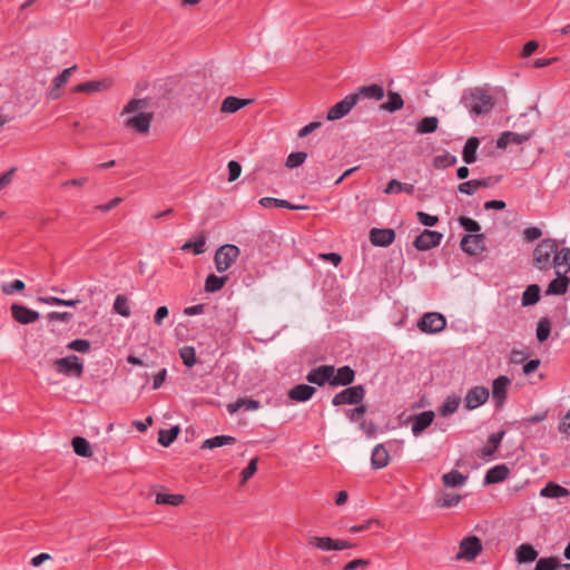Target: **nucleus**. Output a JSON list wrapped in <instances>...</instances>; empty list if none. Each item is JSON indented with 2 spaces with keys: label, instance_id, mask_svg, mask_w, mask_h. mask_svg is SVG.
<instances>
[{
  "label": "nucleus",
  "instance_id": "46",
  "mask_svg": "<svg viewBox=\"0 0 570 570\" xmlns=\"http://www.w3.org/2000/svg\"><path fill=\"white\" fill-rule=\"evenodd\" d=\"M551 334V321L548 317H541L537 324L535 336L539 343L546 342Z\"/></svg>",
  "mask_w": 570,
  "mask_h": 570
},
{
  "label": "nucleus",
  "instance_id": "15",
  "mask_svg": "<svg viewBox=\"0 0 570 570\" xmlns=\"http://www.w3.org/2000/svg\"><path fill=\"white\" fill-rule=\"evenodd\" d=\"M153 121L151 112H139L132 117H129L125 121V127L135 130L139 134H146L149 131L150 124Z\"/></svg>",
  "mask_w": 570,
  "mask_h": 570
},
{
  "label": "nucleus",
  "instance_id": "26",
  "mask_svg": "<svg viewBox=\"0 0 570 570\" xmlns=\"http://www.w3.org/2000/svg\"><path fill=\"white\" fill-rule=\"evenodd\" d=\"M480 146V139L475 136L468 138L463 146L462 159L466 165H471L476 161V151Z\"/></svg>",
  "mask_w": 570,
  "mask_h": 570
},
{
  "label": "nucleus",
  "instance_id": "32",
  "mask_svg": "<svg viewBox=\"0 0 570 570\" xmlns=\"http://www.w3.org/2000/svg\"><path fill=\"white\" fill-rule=\"evenodd\" d=\"M540 286L538 284H530L525 287L521 297V305L523 307L535 305L540 301Z\"/></svg>",
  "mask_w": 570,
  "mask_h": 570
},
{
  "label": "nucleus",
  "instance_id": "6",
  "mask_svg": "<svg viewBox=\"0 0 570 570\" xmlns=\"http://www.w3.org/2000/svg\"><path fill=\"white\" fill-rule=\"evenodd\" d=\"M239 255V248L233 244L220 246L214 257L215 266L218 273L227 271Z\"/></svg>",
  "mask_w": 570,
  "mask_h": 570
},
{
  "label": "nucleus",
  "instance_id": "14",
  "mask_svg": "<svg viewBox=\"0 0 570 570\" xmlns=\"http://www.w3.org/2000/svg\"><path fill=\"white\" fill-rule=\"evenodd\" d=\"M396 237V233L393 228H372L370 230V242L372 245L377 247L390 246Z\"/></svg>",
  "mask_w": 570,
  "mask_h": 570
},
{
  "label": "nucleus",
  "instance_id": "62",
  "mask_svg": "<svg viewBox=\"0 0 570 570\" xmlns=\"http://www.w3.org/2000/svg\"><path fill=\"white\" fill-rule=\"evenodd\" d=\"M476 189H479V184L476 179L461 183L458 186V191L465 195H473Z\"/></svg>",
  "mask_w": 570,
  "mask_h": 570
},
{
  "label": "nucleus",
  "instance_id": "64",
  "mask_svg": "<svg viewBox=\"0 0 570 570\" xmlns=\"http://www.w3.org/2000/svg\"><path fill=\"white\" fill-rule=\"evenodd\" d=\"M370 564L368 559H354L347 562L342 570H356V569H365Z\"/></svg>",
  "mask_w": 570,
  "mask_h": 570
},
{
  "label": "nucleus",
  "instance_id": "59",
  "mask_svg": "<svg viewBox=\"0 0 570 570\" xmlns=\"http://www.w3.org/2000/svg\"><path fill=\"white\" fill-rule=\"evenodd\" d=\"M147 107L146 99H131L127 102V105L124 107L121 115L125 114H131L139 109H144Z\"/></svg>",
  "mask_w": 570,
  "mask_h": 570
},
{
  "label": "nucleus",
  "instance_id": "36",
  "mask_svg": "<svg viewBox=\"0 0 570 570\" xmlns=\"http://www.w3.org/2000/svg\"><path fill=\"white\" fill-rule=\"evenodd\" d=\"M236 443V438L234 436H230V435H216L214 438H210V439H206L202 445H200V449H215V448H220V446H224V445H230V444H235Z\"/></svg>",
  "mask_w": 570,
  "mask_h": 570
},
{
  "label": "nucleus",
  "instance_id": "35",
  "mask_svg": "<svg viewBox=\"0 0 570 570\" xmlns=\"http://www.w3.org/2000/svg\"><path fill=\"white\" fill-rule=\"evenodd\" d=\"M403 106H404V100H403L402 96L399 92L389 91L387 100L381 105V109L389 111V112H395V111L402 109Z\"/></svg>",
  "mask_w": 570,
  "mask_h": 570
},
{
  "label": "nucleus",
  "instance_id": "58",
  "mask_svg": "<svg viewBox=\"0 0 570 570\" xmlns=\"http://www.w3.org/2000/svg\"><path fill=\"white\" fill-rule=\"evenodd\" d=\"M258 458H253L247 466L242 471V483H246L257 471Z\"/></svg>",
  "mask_w": 570,
  "mask_h": 570
},
{
  "label": "nucleus",
  "instance_id": "37",
  "mask_svg": "<svg viewBox=\"0 0 570 570\" xmlns=\"http://www.w3.org/2000/svg\"><path fill=\"white\" fill-rule=\"evenodd\" d=\"M180 429L178 425L171 426L170 429H160L158 432V443L165 448H168L178 438Z\"/></svg>",
  "mask_w": 570,
  "mask_h": 570
},
{
  "label": "nucleus",
  "instance_id": "54",
  "mask_svg": "<svg viewBox=\"0 0 570 570\" xmlns=\"http://www.w3.org/2000/svg\"><path fill=\"white\" fill-rule=\"evenodd\" d=\"M307 158V154L305 151H296L288 155L285 166L287 168H296L304 164Z\"/></svg>",
  "mask_w": 570,
  "mask_h": 570
},
{
  "label": "nucleus",
  "instance_id": "18",
  "mask_svg": "<svg viewBox=\"0 0 570 570\" xmlns=\"http://www.w3.org/2000/svg\"><path fill=\"white\" fill-rule=\"evenodd\" d=\"M78 69L77 65H73L69 68H66L62 70L61 73H59L53 79V86L49 90V98L52 100L59 99L62 95L61 88L68 82L70 76Z\"/></svg>",
  "mask_w": 570,
  "mask_h": 570
},
{
  "label": "nucleus",
  "instance_id": "11",
  "mask_svg": "<svg viewBox=\"0 0 570 570\" xmlns=\"http://www.w3.org/2000/svg\"><path fill=\"white\" fill-rule=\"evenodd\" d=\"M12 318L19 324L27 325L37 322L40 314L37 311L30 309L27 306L13 303L10 306Z\"/></svg>",
  "mask_w": 570,
  "mask_h": 570
},
{
  "label": "nucleus",
  "instance_id": "53",
  "mask_svg": "<svg viewBox=\"0 0 570 570\" xmlns=\"http://www.w3.org/2000/svg\"><path fill=\"white\" fill-rule=\"evenodd\" d=\"M357 406H355L354 409H350V410H346L345 411V415L346 417L351 421V422H362L363 421V416L365 415L366 411H367V407L366 405L364 404H356Z\"/></svg>",
  "mask_w": 570,
  "mask_h": 570
},
{
  "label": "nucleus",
  "instance_id": "13",
  "mask_svg": "<svg viewBox=\"0 0 570 570\" xmlns=\"http://www.w3.org/2000/svg\"><path fill=\"white\" fill-rule=\"evenodd\" d=\"M114 85V81L110 78H105L100 80H90L86 82H81L72 88L73 92L77 94H94L98 91H106L110 89Z\"/></svg>",
  "mask_w": 570,
  "mask_h": 570
},
{
  "label": "nucleus",
  "instance_id": "48",
  "mask_svg": "<svg viewBox=\"0 0 570 570\" xmlns=\"http://www.w3.org/2000/svg\"><path fill=\"white\" fill-rule=\"evenodd\" d=\"M558 568H560L558 557H542L537 560L533 570H558Z\"/></svg>",
  "mask_w": 570,
  "mask_h": 570
},
{
  "label": "nucleus",
  "instance_id": "29",
  "mask_svg": "<svg viewBox=\"0 0 570 570\" xmlns=\"http://www.w3.org/2000/svg\"><path fill=\"white\" fill-rule=\"evenodd\" d=\"M540 495L543 498L559 499V498L569 497L570 491L567 488H564L553 481H550L541 489Z\"/></svg>",
  "mask_w": 570,
  "mask_h": 570
},
{
  "label": "nucleus",
  "instance_id": "50",
  "mask_svg": "<svg viewBox=\"0 0 570 570\" xmlns=\"http://www.w3.org/2000/svg\"><path fill=\"white\" fill-rule=\"evenodd\" d=\"M456 161H458V158L454 155H452L450 153H444L442 155H438L434 157L433 165L435 168L444 169V168L454 166L456 164Z\"/></svg>",
  "mask_w": 570,
  "mask_h": 570
},
{
  "label": "nucleus",
  "instance_id": "44",
  "mask_svg": "<svg viewBox=\"0 0 570 570\" xmlns=\"http://www.w3.org/2000/svg\"><path fill=\"white\" fill-rule=\"evenodd\" d=\"M461 399L456 395H449L444 403L439 407V414L441 416H449L453 414L459 405H460Z\"/></svg>",
  "mask_w": 570,
  "mask_h": 570
},
{
  "label": "nucleus",
  "instance_id": "42",
  "mask_svg": "<svg viewBox=\"0 0 570 570\" xmlns=\"http://www.w3.org/2000/svg\"><path fill=\"white\" fill-rule=\"evenodd\" d=\"M71 445L75 453L79 456L90 458L92 455L90 443L82 436L72 438Z\"/></svg>",
  "mask_w": 570,
  "mask_h": 570
},
{
  "label": "nucleus",
  "instance_id": "57",
  "mask_svg": "<svg viewBox=\"0 0 570 570\" xmlns=\"http://www.w3.org/2000/svg\"><path fill=\"white\" fill-rule=\"evenodd\" d=\"M26 287L21 279H14L11 283H4L1 285V291L6 295H12L13 293L21 292Z\"/></svg>",
  "mask_w": 570,
  "mask_h": 570
},
{
  "label": "nucleus",
  "instance_id": "12",
  "mask_svg": "<svg viewBox=\"0 0 570 570\" xmlns=\"http://www.w3.org/2000/svg\"><path fill=\"white\" fill-rule=\"evenodd\" d=\"M489 399V390L484 386H474L468 391L464 397V406L474 410L484 404Z\"/></svg>",
  "mask_w": 570,
  "mask_h": 570
},
{
  "label": "nucleus",
  "instance_id": "61",
  "mask_svg": "<svg viewBox=\"0 0 570 570\" xmlns=\"http://www.w3.org/2000/svg\"><path fill=\"white\" fill-rule=\"evenodd\" d=\"M416 219L424 226L433 227L439 223V217L424 212L416 213Z\"/></svg>",
  "mask_w": 570,
  "mask_h": 570
},
{
  "label": "nucleus",
  "instance_id": "3",
  "mask_svg": "<svg viewBox=\"0 0 570 570\" xmlns=\"http://www.w3.org/2000/svg\"><path fill=\"white\" fill-rule=\"evenodd\" d=\"M53 367L58 373L69 377L75 376L80 379L83 373V363L75 354L57 358L53 362Z\"/></svg>",
  "mask_w": 570,
  "mask_h": 570
},
{
  "label": "nucleus",
  "instance_id": "9",
  "mask_svg": "<svg viewBox=\"0 0 570 570\" xmlns=\"http://www.w3.org/2000/svg\"><path fill=\"white\" fill-rule=\"evenodd\" d=\"M443 235L438 230L424 229L413 242V246L420 250H430L440 245Z\"/></svg>",
  "mask_w": 570,
  "mask_h": 570
},
{
  "label": "nucleus",
  "instance_id": "51",
  "mask_svg": "<svg viewBox=\"0 0 570 570\" xmlns=\"http://www.w3.org/2000/svg\"><path fill=\"white\" fill-rule=\"evenodd\" d=\"M459 225L469 234L468 235H474V234H481V226L480 224L474 220L473 218L466 217V216H460L458 218Z\"/></svg>",
  "mask_w": 570,
  "mask_h": 570
},
{
  "label": "nucleus",
  "instance_id": "39",
  "mask_svg": "<svg viewBox=\"0 0 570 570\" xmlns=\"http://www.w3.org/2000/svg\"><path fill=\"white\" fill-rule=\"evenodd\" d=\"M206 236L205 233L202 232L196 239H189L185 242L181 246V250L188 252L193 250L195 255H200L205 252Z\"/></svg>",
  "mask_w": 570,
  "mask_h": 570
},
{
  "label": "nucleus",
  "instance_id": "34",
  "mask_svg": "<svg viewBox=\"0 0 570 570\" xmlns=\"http://www.w3.org/2000/svg\"><path fill=\"white\" fill-rule=\"evenodd\" d=\"M466 481L468 475L459 472L458 470H451L442 475L443 484L450 488L462 487Z\"/></svg>",
  "mask_w": 570,
  "mask_h": 570
},
{
  "label": "nucleus",
  "instance_id": "1",
  "mask_svg": "<svg viewBox=\"0 0 570 570\" xmlns=\"http://www.w3.org/2000/svg\"><path fill=\"white\" fill-rule=\"evenodd\" d=\"M461 104L474 116L488 114L494 107V98L483 88L475 87L463 91Z\"/></svg>",
  "mask_w": 570,
  "mask_h": 570
},
{
  "label": "nucleus",
  "instance_id": "24",
  "mask_svg": "<svg viewBox=\"0 0 570 570\" xmlns=\"http://www.w3.org/2000/svg\"><path fill=\"white\" fill-rule=\"evenodd\" d=\"M252 102V99H243L235 96H228L223 100L220 111L225 114H235Z\"/></svg>",
  "mask_w": 570,
  "mask_h": 570
},
{
  "label": "nucleus",
  "instance_id": "28",
  "mask_svg": "<svg viewBox=\"0 0 570 570\" xmlns=\"http://www.w3.org/2000/svg\"><path fill=\"white\" fill-rule=\"evenodd\" d=\"M259 204L264 208H286V209H292V210H299V209L307 208V206L294 205L286 199H278V198H274V197H262L259 199Z\"/></svg>",
  "mask_w": 570,
  "mask_h": 570
},
{
  "label": "nucleus",
  "instance_id": "22",
  "mask_svg": "<svg viewBox=\"0 0 570 570\" xmlns=\"http://www.w3.org/2000/svg\"><path fill=\"white\" fill-rule=\"evenodd\" d=\"M315 393V387L307 384H297L288 391L287 395L295 402H306L311 400Z\"/></svg>",
  "mask_w": 570,
  "mask_h": 570
},
{
  "label": "nucleus",
  "instance_id": "20",
  "mask_svg": "<svg viewBox=\"0 0 570 570\" xmlns=\"http://www.w3.org/2000/svg\"><path fill=\"white\" fill-rule=\"evenodd\" d=\"M435 417L433 411L428 410L419 413L412 421V433L415 436L421 435L432 423Z\"/></svg>",
  "mask_w": 570,
  "mask_h": 570
},
{
  "label": "nucleus",
  "instance_id": "55",
  "mask_svg": "<svg viewBox=\"0 0 570 570\" xmlns=\"http://www.w3.org/2000/svg\"><path fill=\"white\" fill-rule=\"evenodd\" d=\"M114 309L119 315L128 317L130 315V308L127 297L124 295H118L114 302Z\"/></svg>",
  "mask_w": 570,
  "mask_h": 570
},
{
  "label": "nucleus",
  "instance_id": "8",
  "mask_svg": "<svg viewBox=\"0 0 570 570\" xmlns=\"http://www.w3.org/2000/svg\"><path fill=\"white\" fill-rule=\"evenodd\" d=\"M357 104L356 95H347L341 101L336 102L333 107H331L327 111L326 119L330 121L338 120L346 116L353 107Z\"/></svg>",
  "mask_w": 570,
  "mask_h": 570
},
{
  "label": "nucleus",
  "instance_id": "60",
  "mask_svg": "<svg viewBox=\"0 0 570 570\" xmlns=\"http://www.w3.org/2000/svg\"><path fill=\"white\" fill-rule=\"evenodd\" d=\"M373 525H375L377 528L382 527L381 522L377 519H368L367 521H365L362 524H355V525L350 527L348 531L352 533L363 532V531L370 530Z\"/></svg>",
  "mask_w": 570,
  "mask_h": 570
},
{
  "label": "nucleus",
  "instance_id": "16",
  "mask_svg": "<svg viewBox=\"0 0 570 570\" xmlns=\"http://www.w3.org/2000/svg\"><path fill=\"white\" fill-rule=\"evenodd\" d=\"M334 372L333 365H320L308 372L306 380L311 384L323 386L326 383L331 385V376Z\"/></svg>",
  "mask_w": 570,
  "mask_h": 570
},
{
  "label": "nucleus",
  "instance_id": "31",
  "mask_svg": "<svg viewBox=\"0 0 570 570\" xmlns=\"http://www.w3.org/2000/svg\"><path fill=\"white\" fill-rule=\"evenodd\" d=\"M505 432L503 430L491 433L488 438L487 445L481 450V458H490L494 454L497 449L500 446Z\"/></svg>",
  "mask_w": 570,
  "mask_h": 570
},
{
  "label": "nucleus",
  "instance_id": "7",
  "mask_svg": "<svg viewBox=\"0 0 570 570\" xmlns=\"http://www.w3.org/2000/svg\"><path fill=\"white\" fill-rule=\"evenodd\" d=\"M446 326V318L438 312H428L417 321V327L426 334H436L442 332Z\"/></svg>",
  "mask_w": 570,
  "mask_h": 570
},
{
  "label": "nucleus",
  "instance_id": "4",
  "mask_svg": "<svg viewBox=\"0 0 570 570\" xmlns=\"http://www.w3.org/2000/svg\"><path fill=\"white\" fill-rule=\"evenodd\" d=\"M365 387L362 384L347 386L345 390L336 393L332 399L334 406L344 404L355 405L362 403L365 397Z\"/></svg>",
  "mask_w": 570,
  "mask_h": 570
},
{
  "label": "nucleus",
  "instance_id": "2",
  "mask_svg": "<svg viewBox=\"0 0 570 570\" xmlns=\"http://www.w3.org/2000/svg\"><path fill=\"white\" fill-rule=\"evenodd\" d=\"M558 249V243L553 238L542 239L533 250V264L540 271H548L552 266V258Z\"/></svg>",
  "mask_w": 570,
  "mask_h": 570
},
{
  "label": "nucleus",
  "instance_id": "10",
  "mask_svg": "<svg viewBox=\"0 0 570 570\" xmlns=\"http://www.w3.org/2000/svg\"><path fill=\"white\" fill-rule=\"evenodd\" d=\"M484 234L464 235L461 238L460 247L469 256H478L485 250Z\"/></svg>",
  "mask_w": 570,
  "mask_h": 570
},
{
  "label": "nucleus",
  "instance_id": "27",
  "mask_svg": "<svg viewBox=\"0 0 570 570\" xmlns=\"http://www.w3.org/2000/svg\"><path fill=\"white\" fill-rule=\"evenodd\" d=\"M569 284V277L557 272V277L549 283L546 294L563 295L568 291Z\"/></svg>",
  "mask_w": 570,
  "mask_h": 570
},
{
  "label": "nucleus",
  "instance_id": "63",
  "mask_svg": "<svg viewBox=\"0 0 570 570\" xmlns=\"http://www.w3.org/2000/svg\"><path fill=\"white\" fill-rule=\"evenodd\" d=\"M227 168H228V180L235 181L240 176V173H242L240 164L236 160H230L227 165Z\"/></svg>",
  "mask_w": 570,
  "mask_h": 570
},
{
  "label": "nucleus",
  "instance_id": "21",
  "mask_svg": "<svg viewBox=\"0 0 570 570\" xmlns=\"http://www.w3.org/2000/svg\"><path fill=\"white\" fill-rule=\"evenodd\" d=\"M352 95L357 96V102L361 98L364 99H374V100H382L385 96L384 88L381 85L373 83L370 86H362L357 89L356 92H353Z\"/></svg>",
  "mask_w": 570,
  "mask_h": 570
},
{
  "label": "nucleus",
  "instance_id": "23",
  "mask_svg": "<svg viewBox=\"0 0 570 570\" xmlns=\"http://www.w3.org/2000/svg\"><path fill=\"white\" fill-rule=\"evenodd\" d=\"M510 474V470L505 464H498L489 469L484 475V484H495L504 481Z\"/></svg>",
  "mask_w": 570,
  "mask_h": 570
},
{
  "label": "nucleus",
  "instance_id": "45",
  "mask_svg": "<svg viewBox=\"0 0 570 570\" xmlns=\"http://www.w3.org/2000/svg\"><path fill=\"white\" fill-rule=\"evenodd\" d=\"M307 544L321 549L323 551L334 550V539H332L331 537L311 535L307 539Z\"/></svg>",
  "mask_w": 570,
  "mask_h": 570
},
{
  "label": "nucleus",
  "instance_id": "40",
  "mask_svg": "<svg viewBox=\"0 0 570 570\" xmlns=\"http://www.w3.org/2000/svg\"><path fill=\"white\" fill-rule=\"evenodd\" d=\"M415 191V188L412 184L402 183L396 179H392L386 185V188L384 189L385 194H399V193H406L407 195H413Z\"/></svg>",
  "mask_w": 570,
  "mask_h": 570
},
{
  "label": "nucleus",
  "instance_id": "47",
  "mask_svg": "<svg viewBox=\"0 0 570 570\" xmlns=\"http://www.w3.org/2000/svg\"><path fill=\"white\" fill-rule=\"evenodd\" d=\"M156 504H168L178 507L185 502L183 494L157 493L155 499Z\"/></svg>",
  "mask_w": 570,
  "mask_h": 570
},
{
  "label": "nucleus",
  "instance_id": "38",
  "mask_svg": "<svg viewBox=\"0 0 570 570\" xmlns=\"http://www.w3.org/2000/svg\"><path fill=\"white\" fill-rule=\"evenodd\" d=\"M228 281V276H217L209 274L205 279L204 289L206 293H216L220 291Z\"/></svg>",
  "mask_w": 570,
  "mask_h": 570
},
{
  "label": "nucleus",
  "instance_id": "52",
  "mask_svg": "<svg viewBox=\"0 0 570 570\" xmlns=\"http://www.w3.org/2000/svg\"><path fill=\"white\" fill-rule=\"evenodd\" d=\"M179 355L183 364L187 367H193L196 362V351L193 346H184L179 350Z\"/></svg>",
  "mask_w": 570,
  "mask_h": 570
},
{
  "label": "nucleus",
  "instance_id": "30",
  "mask_svg": "<svg viewBox=\"0 0 570 570\" xmlns=\"http://www.w3.org/2000/svg\"><path fill=\"white\" fill-rule=\"evenodd\" d=\"M538 551L530 543H522L515 550V559L519 563H530L538 560Z\"/></svg>",
  "mask_w": 570,
  "mask_h": 570
},
{
  "label": "nucleus",
  "instance_id": "49",
  "mask_svg": "<svg viewBox=\"0 0 570 570\" xmlns=\"http://www.w3.org/2000/svg\"><path fill=\"white\" fill-rule=\"evenodd\" d=\"M553 266H562L566 265V272L570 271V248L562 247L561 249H557L554 256L552 258Z\"/></svg>",
  "mask_w": 570,
  "mask_h": 570
},
{
  "label": "nucleus",
  "instance_id": "5",
  "mask_svg": "<svg viewBox=\"0 0 570 570\" xmlns=\"http://www.w3.org/2000/svg\"><path fill=\"white\" fill-rule=\"evenodd\" d=\"M482 541L479 537L468 535L461 540L455 560L473 561L482 552Z\"/></svg>",
  "mask_w": 570,
  "mask_h": 570
},
{
  "label": "nucleus",
  "instance_id": "56",
  "mask_svg": "<svg viewBox=\"0 0 570 570\" xmlns=\"http://www.w3.org/2000/svg\"><path fill=\"white\" fill-rule=\"evenodd\" d=\"M67 348L79 353H88L91 344L88 340L76 338L67 344Z\"/></svg>",
  "mask_w": 570,
  "mask_h": 570
},
{
  "label": "nucleus",
  "instance_id": "33",
  "mask_svg": "<svg viewBox=\"0 0 570 570\" xmlns=\"http://www.w3.org/2000/svg\"><path fill=\"white\" fill-rule=\"evenodd\" d=\"M439 118L435 116H428L419 120L415 131L420 135L433 134L439 128Z\"/></svg>",
  "mask_w": 570,
  "mask_h": 570
},
{
  "label": "nucleus",
  "instance_id": "25",
  "mask_svg": "<svg viewBox=\"0 0 570 570\" xmlns=\"http://www.w3.org/2000/svg\"><path fill=\"white\" fill-rule=\"evenodd\" d=\"M390 462V454L383 444L374 446L371 455V465L373 469L379 470L385 468Z\"/></svg>",
  "mask_w": 570,
  "mask_h": 570
},
{
  "label": "nucleus",
  "instance_id": "19",
  "mask_svg": "<svg viewBox=\"0 0 570 570\" xmlns=\"http://www.w3.org/2000/svg\"><path fill=\"white\" fill-rule=\"evenodd\" d=\"M511 381L505 375H500L492 383V397L497 407H500L507 399V390Z\"/></svg>",
  "mask_w": 570,
  "mask_h": 570
},
{
  "label": "nucleus",
  "instance_id": "41",
  "mask_svg": "<svg viewBox=\"0 0 570 570\" xmlns=\"http://www.w3.org/2000/svg\"><path fill=\"white\" fill-rule=\"evenodd\" d=\"M261 407V403L254 399H238L235 403L228 404V412L235 413L239 409H244L245 411H255Z\"/></svg>",
  "mask_w": 570,
  "mask_h": 570
},
{
  "label": "nucleus",
  "instance_id": "17",
  "mask_svg": "<svg viewBox=\"0 0 570 570\" xmlns=\"http://www.w3.org/2000/svg\"><path fill=\"white\" fill-rule=\"evenodd\" d=\"M355 371L350 365H344L334 368V372L331 376V386H350L355 380Z\"/></svg>",
  "mask_w": 570,
  "mask_h": 570
},
{
  "label": "nucleus",
  "instance_id": "43",
  "mask_svg": "<svg viewBox=\"0 0 570 570\" xmlns=\"http://www.w3.org/2000/svg\"><path fill=\"white\" fill-rule=\"evenodd\" d=\"M462 499L463 497L460 494L443 492L436 498L435 504L439 508H452L458 505Z\"/></svg>",
  "mask_w": 570,
  "mask_h": 570
}]
</instances>
